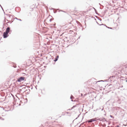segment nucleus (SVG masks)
Returning <instances> with one entry per match:
<instances>
[{
    "label": "nucleus",
    "instance_id": "20e7f679",
    "mask_svg": "<svg viewBox=\"0 0 127 127\" xmlns=\"http://www.w3.org/2000/svg\"><path fill=\"white\" fill-rule=\"evenodd\" d=\"M103 119L105 120V121L106 122H107V121L106 120V119H105L104 118H99L98 119L96 118V120H99V121H102L103 122H104V121H103Z\"/></svg>",
    "mask_w": 127,
    "mask_h": 127
},
{
    "label": "nucleus",
    "instance_id": "e433bc0d",
    "mask_svg": "<svg viewBox=\"0 0 127 127\" xmlns=\"http://www.w3.org/2000/svg\"><path fill=\"white\" fill-rule=\"evenodd\" d=\"M106 115V114H105L104 115L105 116V115Z\"/></svg>",
    "mask_w": 127,
    "mask_h": 127
},
{
    "label": "nucleus",
    "instance_id": "37998d69",
    "mask_svg": "<svg viewBox=\"0 0 127 127\" xmlns=\"http://www.w3.org/2000/svg\"><path fill=\"white\" fill-rule=\"evenodd\" d=\"M100 20H101V19H100Z\"/></svg>",
    "mask_w": 127,
    "mask_h": 127
},
{
    "label": "nucleus",
    "instance_id": "b1692460",
    "mask_svg": "<svg viewBox=\"0 0 127 127\" xmlns=\"http://www.w3.org/2000/svg\"><path fill=\"white\" fill-rule=\"evenodd\" d=\"M53 12H54V13H56V12H57V11H53Z\"/></svg>",
    "mask_w": 127,
    "mask_h": 127
},
{
    "label": "nucleus",
    "instance_id": "bb28decb",
    "mask_svg": "<svg viewBox=\"0 0 127 127\" xmlns=\"http://www.w3.org/2000/svg\"><path fill=\"white\" fill-rule=\"evenodd\" d=\"M60 11H62V12H65L64 11H63V10H60Z\"/></svg>",
    "mask_w": 127,
    "mask_h": 127
},
{
    "label": "nucleus",
    "instance_id": "cd10ccee",
    "mask_svg": "<svg viewBox=\"0 0 127 127\" xmlns=\"http://www.w3.org/2000/svg\"><path fill=\"white\" fill-rule=\"evenodd\" d=\"M51 21H52V19H50V21L51 22Z\"/></svg>",
    "mask_w": 127,
    "mask_h": 127
},
{
    "label": "nucleus",
    "instance_id": "f3484780",
    "mask_svg": "<svg viewBox=\"0 0 127 127\" xmlns=\"http://www.w3.org/2000/svg\"><path fill=\"white\" fill-rule=\"evenodd\" d=\"M110 117H111V118H114V117L113 116H112L111 115H110Z\"/></svg>",
    "mask_w": 127,
    "mask_h": 127
},
{
    "label": "nucleus",
    "instance_id": "412c9836",
    "mask_svg": "<svg viewBox=\"0 0 127 127\" xmlns=\"http://www.w3.org/2000/svg\"><path fill=\"white\" fill-rule=\"evenodd\" d=\"M49 9H50L51 10H53L54 9L53 8H50Z\"/></svg>",
    "mask_w": 127,
    "mask_h": 127
},
{
    "label": "nucleus",
    "instance_id": "72a5a7b5",
    "mask_svg": "<svg viewBox=\"0 0 127 127\" xmlns=\"http://www.w3.org/2000/svg\"><path fill=\"white\" fill-rule=\"evenodd\" d=\"M28 90H26V91H27Z\"/></svg>",
    "mask_w": 127,
    "mask_h": 127
},
{
    "label": "nucleus",
    "instance_id": "6ab92c4d",
    "mask_svg": "<svg viewBox=\"0 0 127 127\" xmlns=\"http://www.w3.org/2000/svg\"><path fill=\"white\" fill-rule=\"evenodd\" d=\"M105 81H106V80H100V81H98V82H104Z\"/></svg>",
    "mask_w": 127,
    "mask_h": 127
},
{
    "label": "nucleus",
    "instance_id": "9d476101",
    "mask_svg": "<svg viewBox=\"0 0 127 127\" xmlns=\"http://www.w3.org/2000/svg\"><path fill=\"white\" fill-rule=\"evenodd\" d=\"M78 104H77L73 106L71 108V109H73V108H74V107H76L77 106V105H78Z\"/></svg>",
    "mask_w": 127,
    "mask_h": 127
},
{
    "label": "nucleus",
    "instance_id": "7ed1b4c3",
    "mask_svg": "<svg viewBox=\"0 0 127 127\" xmlns=\"http://www.w3.org/2000/svg\"><path fill=\"white\" fill-rule=\"evenodd\" d=\"M32 17V15L31 13H28L26 15V17L28 19H30Z\"/></svg>",
    "mask_w": 127,
    "mask_h": 127
},
{
    "label": "nucleus",
    "instance_id": "58836bf2",
    "mask_svg": "<svg viewBox=\"0 0 127 127\" xmlns=\"http://www.w3.org/2000/svg\"><path fill=\"white\" fill-rule=\"evenodd\" d=\"M21 90H21H22V89H21V90Z\"/></svg>",
    "mask_w": 127,
    "mask_h": 127
},
{
    "label": "nucleus",
    "instance_id": "4be33fe9",
    "mask_svg": "<svg viewBox=\"0 0 127 127\" xmlns=\"http://www.w3.org/2000/svg\"><path fill=\"white\" fill-rule=\"evenodd\" d=\"M26 88L25 87H23V88H22V89H26Z\"/></svg>",
    "mask_w": 127,
    "mask_h": 127
},
{
    "label": "nucleus",
    "instance_id": "ddd939ff",
    "mask_svg": "<svg viewBox=\"0 0 127 127\" xmlns=\"http://www.w3.org/2000/svg\"><path fill=\"white\" fill-rule=\"evenodd\" d=\"M92 120H93V121H96V118H95V119H92Z\"/></svg>",
    "mask_w": 127,
    "mask_h": 127
},
{
    "label": "nucleus",
    "instance_id": "a19ab883",
    "mask_svg": "<svg viewBox=\"0 0 127 127\" xmlns=\"http://www.w3.org/2000/svg\"><path fill=\"white\" fill-rule=\"evenodd\" d=\"M123 87V86H122V87Z\"/></svg>",
    "mask_w": 127,
    "mask_h": 127
},
{
    "label": "nucleus",
    "instance_id": "0eeeda50",
    "mask_svg": "<svg viewBox=\"0 0 127 127\" xmlns=\"http://www.w3.org/2000/svg\"><path fill=\"white\" fill-rule=\"evenodd\" d=\"M93 122L92 119H91L88 120V123H91Z\"/></svg>",
    "mask_w": 127,
    "mask_h": 127
},
{
    "label": "nucleus",
    "instance_id": "ea45409f",
    "mask_svg": "<svg viewBox=\"0 0 127 127\" xmlns=\"http://www.w3.org/2000/svg\"><path fill=\"white\" fill-rule=\"evenodd\" d=\"M80 37H79V38H80Z\"/></svg>",
    "mask_w": 127,
    "mask_h": 127
},
{
    "label": "nucleus",
    "instance_id": "dca6fc26",
    "mask_svg": "<svg viewBox=\"0 0 127 127\" xmlns=\"http://www.w3.org/2000/svg\"><path fill=\"white\" fill-rule=\"evenodd\" d=\"M13 22V21H12V22H11V21H9V22H8L7 23H10L11 24V23L12 22Z\"/></svg>",
    "mask_w": 127,
    "mask_h": 127
},
{
    "label": "nucleus",
    "instance_id": "a878e982",
    "mask_svg": "<svg viewBox=\"0 0 127 127\" xmlns=\"http://www.w3.org/2000/svg\"><path fill=\"white\" fill-rule=\"evenodd\" d=\"M72 109H71H71H68V110H72Z\"/></svg>",
    "mask_w": 127,
    "mask_h": 127
},
{
    "label": "nucleus",
    "instance_id": "9b49d317",
    "mask_svg": "<svg viewBox=\"0 0 127 127\" xmlns=\"http://www.w3.org/2000/svg\"><path fill=\"white\" fill-rule=\"evenodd\" d=\"M6 15H7L8 16V17L9 18L11 17V16H12L11 15L7 14H6Z\"/></svg>",
    "mask_w": 127,
    "mask_h": 127
},
{
    "label": "nucleus",
    "instance_id": "c85d7f7f",
    "mask_svg": "<svg viewBox=\"0 0 127 127\" xmlns=\"http://www.w3.org/2000/svg\"><path fill=\"white\" fill-rule=\"evenodd\" d=\"M66 113L67 114H68L69 113V112H66Z\"/></svg>",
    "mask_w": 127,
    "mask_h": 127
},
{
    "label": "nucleus",
    "instance_id": "423d86ee",
    "mask_svg": "<svg viewBox=\"0 0 127 127\" xmlns=\"http://www.w3.org/2000/svg\"><path fill=\"white\" fill-rule=\"evenodd\" d=\"M59 56L58 55H57L56 57L55 58V60H54V61L56 62L57 61L59 58Z\"/></svg>",
    "mask_w": 127,
    "mask_h": 127
},
{
    "label": "nucleus",
    "instance_id": "7c9ffc66",
    "mask_svg": "<svg viewBox=\"0 0 127 127\" xmlns=\"http://www.w3.org/2000/svg\"><path fill=\"white\" fill-rule=\"evenodd\" d=\"M27 87L28 88H30V87L28 86H27Z\"/></svg>",
    "mask_w": 127,
    "mask_h": 127
},
{
    "label": "nucleus",
    "instance_id": "f8f14e48",
    "mask_svg": "<svg viewBox=\"0 0 127 127\" xmlns=\"http://www.w3.org/2000/svg\"><path fill=\"white\" fill-rule=\"evenodd\" d=\"M94 9H95V12L96 13V14L98 15V13L97 12L95 8H94Z\"/></svg>",
    "mask_w": 127,
    "mask_h": 127
},
{
    "label": "nucleus",
    "instance_id": "4468645a",
    "mask_svg": "<svg viewBox=\"0 0 127 127\" xmlns=\"http://www.w3.org/2000/svg\"><path fill=\"white\" fill-rule=\"evenodd\" d=\"M15 19H17V20H19V21H22V20H21V19H18L17 18H16V17H15Z\"/></svg>",
    "mask_w": 127,
    "mask_h": 127
},
{
    "label": "nucleus",
    "instance_id": "f704fd0d",
    "mask_svg": "<svg viewBox=\"0 0 127 127\" xmlns=\"http://www.w3.org/2000/svg\"><path fill=\"white\" fill-rule=\"evenodd\" d=\"M126 82H127V80H126Z\"/></svg>",
    "mask_w": 127,
    "mask_h": 127
},
{
    "label": "nucleus",
    "instance_id": "6e6552de",
    "mask_svg": "<svg viewBox=\"0 0 127 127\" xmlns=\"http://www.w3.org/2000/svg\"><path fill=\"white\" fill-rule=\"evenodd\" d=\"M76 22L77 23V24H78V25H79V26H80L81 27L82 26V25L81 24H80V23L78 21H77Z\"/></svg>",
    "mask_w": 127,
    "mask_h": 127
},
{
    "label": "nucleus",
    "instance_id": "473e14b6",
    "mask_svg": "<svg viewBox=\"0 0 127 127\" xmlns=\"http://www.w3.org/2000/svg\"><path fill=\"white\" fill-rule=\"evenodd\" d=\"M55 25H56V24H54V25H54V26H55Z\"/></svg>",
    "mask_w": 127,
    "mask_h": 127
},
{
    "label": "nucleus",
    "instance_id": "79ce46f5",
    "mask_svg": "<svg viewBox=\"0 0 127 127\" xmlns=\"http://www.w3.org/2000/svg\"><path fill=\"white\" fill-rule=\"evenodd\" d=\"M82 95V94H81V95Z\"/></svg>",
    "mask_w": 127,
    "mask_h": 127
},
{
    "label": "nucleus",
    "instance_id": "c03bdc74",
    "mask_svg": "<svg viewBox=\"0 0 127 127\" xmlns=\"http://www.w3.org/2000/svg\"><path fill=\"white\" fill-rule=\"evenodd\" d=\"M100 20H101V19H100Z\"/></svg>",
    "mask_w": 127,
    "mask_h": 127
},
{
    "label": "nucleus",
    "instance_id": "f03ea898",
    "mask_svg": "<svg viewBox=\"0 0 127 127\" xmlns=\"http://www.w3.org/2000/svg\"><path fill=\"white\" fill-rule=\"evenodd\" d=\"M8 36L9 35L8 34V33H7L5 32L3 33V38H7Z\"/></svg>",
    "mask_w": 127,
    "mask_h": 127
},
{
    "label": "nucleus",
    "instance_id": "5701e85b",
    "mask_svg": "<svg viewBox=\"0 0 127 127\" xmlns=\"http://www.w3.org/2000/svg\"><path fill=\"white\" fill-rule=\"evenodd\" d=\"M0 7H1V8H2V9L3 10V8L2 7V6H1V5H0Z\"/></svg>",
    "mask_w": 127,
    "mask_h": 127
},
{
    "label": "nucleus",
    "instance_id": "39448f33",
    "mask_svg": "<svg viewBox=\"0 0 127 127\" xmlns=\"http://www.w3.org/2000/svg\"><path fill=\"white\" fill-rule=\"evenodd\" d=\"M10 30V28L9 27H7L6 30V31L5 32L8 33Z\"/></svg>",
    "mask_w": 127,
    "mask_h": 127
},
{
    "label": "nucleus",
    "instance_id": "1a4fd4ad",
    "mask_svg": "<svg viewBox=\"0 0 127 127\" xmlns=\"http://www.w3.org/2000/svg\"><path fill=\"white\" fill-rule=\"evenodd\" d=\"M103 25L104 26H105L106 27V28H107L109 29V28L110 27H108L105 24H102L101 25Z\"/></svg>",
    "mask_w": 127,
    "mask_h": 127
},
{
    "label": "nucleus",
    "instance_id": "aec40b11",
    "mask_svg": "<svg viewBox=\"0 0 127 127\" xmlns=\"http://www.w3.org/2000/svg\"><path fill=\"white\" fill-rule=\"evenodd\" d=\"M28 91H29V92H27V94H29V92H30V90L29 89H28Z\"/></svg>",
    "mask_w": 127,
    "mask_h": 127
},
{
    "label": "nucleus",
    "instance_id": "c9c22d12",
    "mask_svg": "<svg viewBox=\"0 0 127 127\" xmlns=\"http://www.w3.org/2000/svg\"><path fill=\"white\" fill-rule=\"evenodd\" d=\"M104 120L105 121V120H104V119H103V120Z\"/></svg>",
    "mask_w": 127,
    "mask_h": 127
},
{
    "label": "nucleus",
    "instance_id": "4c0bfd02",
    "mask_svg": "<svg viewBox=\"0 0 127 127\" xmlns=\"http://www.w3.org/2000/svg\"><path fill=\"white\" fill-rule=\"evenodd\" d=\"M71 101H73V100H71Z\"/></svg>",
    "mask_w": 127,
    "mask_h": 127
},
{
    "label": "nucleus",
    "instance_id": "c756f323",
    "mask_svg": "<svg viewBox=\"0 0 127 127\" xmlns=\"http://www.w3.org/2000/svg\"><path fill=\"white\" fill-rule=\"evenodd\" d=\"M109 29H112V28L111 27H110L109 28Z\"/></svg>",
    "mask_w": 127,
    "mask_h": 127
},
{
    "label": "nucleus",
    "instance_id": "393cba45",
    "mask_svg": "<svg viewBox=\"0 0 127 127\" xmlns=\"http://www.w3.org/2000/svg\"><path fill=\"white\" fill-rule=\"evenodd\" d=\"M79 115H78L76 119L78 117H79Z\"/></svg>",
    "mask_w": 127,
    "mask_h": 127
},
{
    "label": "nucleus",
    "instance_id": "2f4dec72",
    "mask_svg": "<svg viewBox=\"0 0 127 127\" xmlns=\"http://www.w3.org/2000/svg\"><path fill=\"white\" fill-rule=\"evenodd\" d=\"M14 68H16V66H14Z\"/></svg>",
    "mask_w": 127,
    "mask_h": 127
},
{
    "label": "nucleus",
    "instance_id": "a211bd4d",
    "mask_svg": "<svg viewBox=\"0 0 127 127\" xmlns=\"http://www.w3.org/2000/svg\"><path fill=\"white\" fill-rule=\"evenodd\" d=\"M106 12V10H105L103 12L104 15L105 14Z\"/></svg>",
    "mask_w": 127,
    "mask_h": 127
},
{
    "label": "nucleus",
    "instance_id": "2eb2a0df",
    "mask_svg": "<svg viewBox=\"0 0 127 127\" xmlns=\"http://www.w3.org/2000/svg\"><path fill=\"white\" fill-rule=\"evenodd\" d=\"M73 98H74L73 97L72 95H71V96L70 97V99H72Z\"/></svg>",
    "mask_w": 127,
    "mask_h": 127
},
{
    "label": "nucleus",
    "instance_id": "f257e3e1",
    "mask_svg": "<svg viewBox=\"0 0 127 127\" xmlns=\"http://www.w3.org/2000/svg\"><path fill=\"white\" fill-rule=\"evenodd\" d=\"M25 78L23 77H21L18 78L17 81L18 82H20L21 81L24 80Z\"/></svg>",
    "mask_w": 127,
    "mask_h": 127
}]
</instances>
